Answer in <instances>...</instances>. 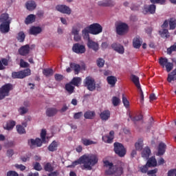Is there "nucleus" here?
<instances>
[{"label":"nucleus","mask_w":176,"mask_h":176,"mask_svg":"<svg viewBox=\"0 0 176 176\" xmlns=\"http://www.w3.org/2000/svg\"><path fill=\"white\" fill-rule=\"evenodd\" d=\"M98 163V157L94 154H85L82 155L78 160L72 162V166L78 164H83V167L87 170H92V167Z\"/></svg>","instance_id":"1"},{"label":"nucleus","mask_w":176,"mask_h":176,"mask_svg":"<svg viewBox=\"0 0 176 176\" xmlns=\"http://www.w3.org/2000/svg\"><path fill=\"white\" fill-rule=\"evenodd\" d=\"M104 167H108L104 171V175H111V176H122L123 173H124L123 168L119 165H113V163L110 162L108 160L103 162Z\"/></svg>","instance_id":"2"},{"label":"nucleus","mask_w":176,"mask_h":176,"mask_svg":"<svg viewBox=\"0 0 176 176\" xmlns=\"http://www.w3.org/2000/svg\"><path fill=\"white\" fill-rule=\"evenodd\" d=\"M46 129H42L41 132V138H36V140L30 139L28 140V144L31 149H34L35 146L41 147L42 144H46Z\"/></svg>","instance_id":"3"},{"label":"nucleus","mask_w":176,"mask_h":176,"mask_svg":"<svg viewBox=\"0 0 176 176\" xmlns=\"http://www.w3.org/2000/svg\"><path fill=\"white\" fill-rule=\"evenodd\" d=\"M113 146V151L116 155H118L119 157H124V156H126V150L122 143L115 142Z\"/></svg>","instance_id":"4"},{"label":"nucleus","mask_w":176,"mask_h":176,"mask_svg":"<svg viewBox=\"0 0 176 176\" xmlns=\"http://www.w3.org/2000/svg\"><path fill=\"white\" fill-rule=\"evenodd\" d=\"M159 64L162 67V68H166V72H171L174 68V63L168 62V59L167 58H160Z\"/></svg>","instance_id":"5"},{"label":"nucleus","mask_w":176,"mask_h":176,"mask_svg":"<svg viewBox=\"0 0 176 176\" xmlns=\"http://www.w3.org/2000/svg\"><path fill=\"white\" fill-rule=\"evenodd\" d=\"M13 89V85L7 83L0 88V100H3L5 97L9 96V93Z\"/></svg>","instance_id":"6"},{"label":"nucleus","mask_w":176,"mask_h":176,"mask_svg":"<svg viewBox=\"0 0 176 176\" xmlns=\"http://www.w3.org/2000/svg\"><path fill=\"white\" fill-rule=\"evenodd\" d=\"M31 75V69H25L19 72H13L12 73V79H24L26 76H30Z\"/></svg>","instance_id":"7"},{"label":"nucleus","mask_w":176,"mask_h":176,"mask_svg":"<svg viewBox=\"0 0 176 176\" xmlns=\"http://www.w3.org/2000/svg\"><path fill=\"white\" fill-rule=\"evenodd\" d=\"M84 86L89 91H94L96 90V80L91 76H87L84 80Z\"/></svg>","instance_id":"8"},{"label":"nucleus","mask_w":176,"mask_h":176,"mask_svg":"<svg viewBox=\"0 0 176 176\" xmlns=\"http://www.w3.org/2000/svg\"><path fill=\"white\" fill-rule=\"evenodd\" d=\"M88 27L89 28L90 34L92 35H98L102 32V26L100 25V23H92Z\"/></svg>","instance_id":"9"},{"label":"nucleus","mask_w":176,"mask_h":176,"mask_svg":"<svg viewBox=\"0 0 176 176\" xmlns=\"http://www.w3.org/2000/svg\"><path fill=\"white\" fill-rule=\"evenodd\" d=\"M118 35H124L129 31V25L125 23H118L116 25Z\"/></svg>","instance_id":"10"},{"label":"nucleus","mask_w":176,"mask_h":176,"mask_svg":"<svg viewBox=\"0 0 176 176\" xmlns=\"http://www.w3.org/2000/svg\"><path fill=\"white\" fill-rule=\"evenodd\" d=\"M72 50L77 54H83V53L86 52V47H85V45L80 43H75L72 47Z\"/></svg>","instance_id":"11"},{"label":"nucleus","mask_w":176,"mask_h":176,"mask_svg":"<svg viewBox=\"0 0 176 176\" xmlns=\"http://www.w3.org/2000/svg\"><path fill=\"white\" fill-rule=\"evenodd\" d=\"M56 9L63 14H71L72 12L71 8L65 5H58L56 6Z\"/></svg>","instance_id":"12"},{"label":"nucleus","mask_w":176,"mask_h":176,"mask_svg":"<svg viewBox=\"0 0 176 176\" xmlns=\"http://www.w3.org/2000/svg\"><path fill=\"white\" fill-rule=\"evenodd\" d=\"M87 46L89 49H92L94 52H98L100 49V45H98V43L90 39L87 41Z\"/></svg>","instance_id":"13"},{"label":"nucleus","mask_w":176,"mask_h":176,"mask_svg":"<svg viewBox=\"0 0 176 176\" xmlns=\"http://www.w3.org/2000/svg\"><path fill=\"white\" fill-rule=\"evenodd\" d=\"M167 148V145L164 142H160L158 145L157 156H163L166 153V149Z\"/></svg>","instance_id":"14"},{"label":"nucleus","mask_w":176,"mask_h":176,"mask_svg":"<svg viewBox=\"0 0 176 176\" xmlns=\"http://www.w3.org/2000/svg\"><path fill=\"white\" fill-rule=\"evenodd\" d=\"M111 47L115 50V52L119 53V54H123L124 53V47L119 43H113L111 45Z\"/></svg>","instance_id":"15"},{"label":"nucleus","mask_w":176,"mask_h":176,"mask_svg":"<svg viewBox=\"0 0 176 176\" xmlns=\"http://www.w3.org/2000/svg\"><path fill=\"white\" fill-rule=\"evenodd\" d=\"M41 32H42V28L39 26H32L29 30L30 35H34V36L39 35Z\"/></svg>","instance_id":"16"},{"label":"nucleus","mask_w":176,"mask_h":176,"mask_svg":"<svg viewBox=\"0 0 176 176\" xmlns=\"http://www.w3.org/2000/svg\"><path fill=\"white\" fill-rule=\"evenodd\" d=\"M98 6H102V8H109L113 6V1L112 0H102L98 2Z\"/></svg>","instance_id":"17"},{"label":"nucleus","mask_w":176,"mask_h":176,"mask_svg":"<svg viewBox=\"0 0 176 176\" xmlns=\"http://www.w3.org/2000/svg\"><path fill=\"white\" fill-rule=\"evenodd\" d=\"M142 45V38L140 36H135L133 40V46L135 49H140Z\"/></svg>","instance_id":"18"},{"label":"nucleus","mask_w":176,"mask_h":176,"mask_svg":"<svg viewBox=\"0 0 176 176\" xmlns=\"http://www.w3.org/2000/svg\"><path fill=\"white\" fill-rule=\"evenodd\" d=\"M100 118L103 122H107L111 118V111L109 110H104L100 113Z\"/></svg>","instance_id":"19"},{"label":"nucleus","mask_w":176,"mask_h":176,"mask_svg":"<svg viewBox=\"0 0 176 176\" xmlns=\"http://www.w3.org/2000/svg\"><path fill=\"white\" fill-rule=\"evenodd\" d=\"M19 53L21 56H27L30 54V45H25L21 47L19 50Z\"/></svg>","instance_id":"20"},{"label":"nucleus","mask_w":176,"mask_h":176,"mask_svg":"<svg viewBox=\"0 0 176 176\" xmlns=\"http://www.w3.org/2000/svg\"><path fill=\"white\" fill-rule=\"evenodd\" d=\"M10 31V23L7 22L6 23H1L0 25V32L2 34H6Z\"/></svg>","instance_id":"21"},{"label":"nucleus","mask_w":176,"mask_h":176,"mask_svg":"<svg viewBox=\"0 0 176 176\" xmlns=\"http://www.w3.org/2000/svg\"><path fill=\"white\" fill-rule=\"evenodd\" d=\"M149 13L150 14H155L156 13V6L155 4H151L148 7L144 8V14Z\"/></svg>","instance_id":"22"},{"label":"nucleus","mask_w":176,"mask_h":176,"mask_svg":"<svg viewBox=\"0 0 176 176\" xmlns=\"http://www.w3.org/2000/svg\"><path fill=\"white\" fill-rule=\"evenodd\" d=\"M90 28H89V26L85 28L82 30V38L83 39H85V41H90Z\"/></svg>","instance_id":"23"},{"label":"nucleus","mask_w":176,"mask_h":176,"mask_svg":"<svg viewBox=\"0 0 176 176\" xmlns=\"http://www.w3.org/2000/svg\"><path fill=\"white\" fill-rule=\"evenodd\" d=\"M151 148H149V146H146L142 151V157L144 159H149V156H151Z\"/></svg>","instance_id":"24"},{"label":"nucleus","mask_w":176,"mask_h":176,"mask_svg":"<svg viewBox=\"0 0 176 176\" xmlns=\"http://www.w3.org/2000/svg\"><path fill=\"white\" fill-rule=\"evenodd\" d=\"M57 112H58V110L56 108H48L46 110V115L49 118H52V116H54L55 115H57Z\"/></svg>","instance_id":"25"},{"label":"nucleus","mask_w":176,"mask_h":176,"mask_svg":"<svg viewBox=\"0 0 176 176\" xmlns=\"http://www.w3.org/2000/svg\"><path fill=\"white\" fill-rule=\"evenodd\" d=\"M131 80L136 86L138 89H141V85L140 84V78L134 74L131 76Z\"/></svg>","instance_id":"26"},{"label":"nucleus","mask_w":176,"mask_h":176,"mask_svg":"<svg viewBox=\"0 0 176 176\" xmlns=\"http://www.w3.org/2000/svg\"><path fill=\"white\" fill-rule=\"evenodd\" d=\"M57 148H58V142L54 140L49 146H48V151L50 152H54L57 151Z\"/></svg>","instance_id":"27"},{"label":"nucleus","mask_w":176,"mask_h":176,"mask_svg":"<svg viewBox=\"0 0 176 176\" xmlns=\"http://www.w3.org/2000/svg\"><path fill=\"white\" fill-rule=\"evenodd\" d=\"M81 142L85 145V146H89V145H96L97 144V142H94L90 139H87L85 138H82L81 139Z\"/></svg>","instance_id":"28"},{"label":"nucleus","mask_w":176,"mask_h":176,"mask_svg":"<svg viewBox=\"0 0 176 176\" xmlns=\"http://www.w3.org/2000/svg\"><path fill=\"white\" fill-rule=\"evenodd\" d=\"M146 164L148 167H156L157 166V161H156L155 157H151L148 160Z\"/></svg>","instance_id":"29"},{"label":"nucleus","mask_w":176,"mask_h":176,"mask_svg":"<svg viewBox=\"0 0 176 176\" xmlns=\"http://www.w3.org/2000/svg\"><path fill=\"white\" fill-rule=\"evenodd\" d=\"M107 83L111 85V87H114L115 85H116V82H118V78L113 76H109L107 78Z\"/></svg>","instance_id":"30"},{"label":"nucleus","mask_w":176,"mask_h":176,"mask_svg":"<svg viewBox=\"0 0 176 176\" xmlns=\"http://www.w3.org/2000/svg\"><path fill=\"white\" fill-rule=\"evenodd\" d=\"M0 23H10V19H9V14L6 13L1 14L0 16Z\"/></svg>","instance_id":"31"},{"label":"nucleus","mask_w":176,"mask_h":176,"mask_svg":"<svg viewBox=\"0 0 176 176\" xmlns=\"http://www.w3.org/2000/svg\"><path fill=\"white\" fill-rule=\"evenodd\" d=\"M36 19V17L35 16V15L30 14V15H28L25 19V23L28 25V24H32V23H35V19Z\"/></svg>","instance_id":"32"},{"label":"nucleus","mask_w":176,"mask_h":176,"mask_svg":"<svg viewBox=\"0 0 176 176\" xmlns=\"http://www.w3.org/2000/svg\"><path fill=\"white\" fill-rule=\"evenodd\" d=\"M25 5L28 10H35L36 9V3L34 1H29Z\"/></svg>","instance_id":"33"},{"label":"nucleus","mask_w":176,"mask_h":176,"mask_svg":"<svg viewBox=\"0 0 176 176\" xmlns=\"http://www.w3.org/2000/svg\"><path fill=\"white\" fill-rule=\"evenodd\" d=\"M69 66L72 68V69L74 70L75 75H78L79 72H80V66L76 63H70Z\"/></svg>","instance_id":"34"},{"label":"nucleus","mask_w":176,"mask_h":176,"mask_svg":"<svg viewBox=\"0 0 176 176\" xmlns=\"http://www.w3.org/2000/svg\"><path fill=\"white\" fill-rule=\"evenodd\" d=\"M70 83L74 86L79 87V85L82 83V78L80 77H74L71 80Z\"/></svg>","instance_id":"35"},{"label":"nucleus","mask_w":176,"mask_h":176,"mask_svg":"<svg viewBox=\"0 0 176 176\" xmlns=\"http://www.w3.org/2000/svg\"><path fill=\"white\" fill-rule=\"evenodd\" d=\"M95 116H96V112L94 111H88L84 113V118L85 119H94Z\"/></svg>","instance_id":"36"},{"label":"nucleus","mask_w":176,"mask_h":176,"mask_svg":"<svg viewBox=\"0 0 176 176\" xmlns=\"http://www.w3.org/2000/svg\"><path fill=\"white\" fill-rule=\"evenodd\" d=\"M16 126V121L10 120L7 122V124L6 126H4V129L6 130H12L13 127Z\"/></svg>","instance_id":"37"},{"label":"nucleus","mask_w":176,"mask_h":176,"mask_svg":"<svg viewBox=\"0 0 176 176\" xmlns=\"http://www.w3.org/2000/svg\"><path fill=\"white\" fill-rule=\"evenodd\" d=\"M65 90L69 93V94H72L75 91V87L72 86L71 82L65 85Z\"/></svg>","instance_id":"38"},{"label":"nucleus","mask_w":176,"mask_h":176,"mask_svg":"<svg viewBox=\"0 0 176 176\" xmlns=\"http://www.w3.org/2000/svg\"><path fill=\"white\" fill-rule=\"evenodd\" d=\"M144 146V140L142 139L139 140L135 144V148L136 151H142V147Z\"/></svg>","instance_id":"39"},{"label":"nucleus","mask_w":176,"mask_h":176,"mask_svg":"<svg viewBox=\"0 0 176 176\" xmlns=\"http://www.w3.org/2000/svg\"><path fill=\"white\" fill-rule=\"evenodd\" d=\"M44 170L47 173H52L54 171V168H53V166H52V164L48 162L44 166Z\"/></svg>","instance_id":"40"},{"label":"nucleus","mask_w":176,"mask_h":176,"mask_svg":"<svg viewBox=\"0 0 176 176\" xmlns=\"http://www.w3.org/2000/svg\"><path fill=\"white\" fill-rule=\"evenodd\" d=\"M160 35L161 36L162 38H169L170 34L168 33V30L167 29H164L162 31H160Z\"/></svg>","instance_id":"41"},{"label":"nucleus","mask_w":176,"mask_h":176,"mask_svg":"<svg viewBox=\"0 0 176 176\" xmlns=\"http://www.w3.org/2000/svg\"><path fill=\"white\" fill-rule=\"evenodd\" d=\"M112 104L113 107H118L120 104V98L113 96L111 99Z\"/></svg>","instance_id":"42"},{"label":"nucleus","mask_w":176,"mask_h":176,"mask_svg":"<svg viewBox=\"0 0 176 176\" xmlns=\"http://www.w3.org/2000/svg\"><path fill=\"white\" fill-rule=\"evenodd\" d=\"M96 64L99 68H102L105 65V60L102 58H99L96 60Z\"/></svg>","instance_id":"43"},{"label":"nucleus","mask_w":176,"mask_h":176,"mask_svg":"<svg viewBox=\"0 0 176 176\" xmlns=\"http://www.w3.org/2000/svg\"><path fill=\"white\" fill-rule=\"evenodd\" d=\"M16 39L19 42H23L25 39V34H24V32H20L18 34V36L16 37Z\"/></svg>","instance_id":"44"},{"label":"nucleus","mask_w":176,"mask_h":176,"mask_svg":"<svg viewBox=\"0 0 176 176\" xmlns=\"http://www.w3.org/2000/svg\"><path fill=\"white\" fill-rule=\"evenodd\" d=\"M129 118L132 122H138L142 119V115H138L133 117V116L129 114Z\"/></svg>","instance_id":"45"},{"label":"nucleus","mask_w":176,"mask_h":176,"mask_svg":"<svg viewBox=\"0 0 176 176\" xmlns=\"http://www.w3.org/2000/svg\"><path fill=\"white\" fill-rule=\"evenodd\" d=\"M16 131L19 134H25V129L21 125H16Z\"/></svg>","instance_id":"46"},{"label":"nucleus","mask_w":176,"mask_h":176,"mask_svg":"<svg viewBox=\"0 0 176 176\" xmlns=\"http://www.w3.org/2000/svg\"><path fill=\"white\" fill-rule=\"evenodd\" d=\"M43 74L45 76H50L53 75V69H44L43 70Z\"/></svg>","instance_id":"47"},{"label":"nucleus","mask_w":176,"mask_h":176,"mask_svg":"<svg viewBox=\"0 0 176 176\" xmlns=\"http://www.w3.org/2000/svg\"><path fill=\"white\" fill-rule=\"evenodd\" d=\"M122 102L125 108H129L130 107V102L127 100V98L124 96V94H122Z\"/></svg>","instance_id":"48"},{"label":"nucleus","mask_w":176,"mask_h":176,"mask_svg":"<svg viewBox=\"0 0 176 176\" xmlns=\"http://www.w3.org/2000/svg\"><path fill=\"white\" fill-rule=\"evenodd\" d=\"M173 52H176V43L167 49L168 54H171Z\"/></svg>","instance_id":"49"},{"label":"nucleus","mask_w":176,"mask_h":176,"mask_svg":"<svg viewBox=\"0 0 176 176\" xmlns=\"http://www.w3.org/2000/svg\"><path fill=\"white\" fill-rule=\"evenodd\" d=\"M19 112L20 113V115H25V113H27V112H28V109L24 107H21L19 109Z\"/></svg>","instance_id":"50"},{"label":"nucleus","mask_w":176,"mask_h":176,"mask_svg":"<svg viewBox=\"0 0 176 176\" xmlns=\"http://www.w3.org/2000/svg\"><path fill=\"white\" fill-rule=\"evenodd\" d=\"M148 167L149 166L146 164L145 165L140 166L139 168L143 174H146V173H148Z\"/></svg>","instance_id":"51"},{"label":"nucleus","mask_w":176,"mask_h":176,"mask_svg":"<svg viewBox=\"0 0 176 176\" xmlns=\"http://www.w3.org/2000/svg\"><path fill=\"white\" fill-rule=\"evenodd\" d=\"M34 170H36V171H41L42 170V166L39 162H36L34 164Z\"/></svg>","instance_id":"52"},{"label":"nucleus","mask_w":176,"mask_h":176,"mask_svg":"<svg viewBox=\"0 0 176 176\" xmlns=\"http://www.w3.org/2000/svg\"><path fill=\"white\" fill-rule=\"evenodd\" d=\"M54 78H55V80H56L57 82H61V80L64 79V76L56 74H55Z\"/></svg>","instance_id":"53"},{"label":"nucleus","mask_w":176,"mask_h":176,"mask_svg":"<svg viewBox=\"0 0 176 176\" xmlns=\"http://www.w3.org/2000/svg\"><path fill=\"white\" fill-rule=\"evenodd\" d=\"M151 3H160V5H164L166 0H150Z\"/></svg>","instance_id":"54"},{"label":"nucleus","mask_w":176,"mask_h":176,"mask_svg":"<svg viewBox=\"0 0 176 176\" xmlns=\"http://www.w3.org/2000/svg\"><path fill=\"white\" fill-rule=\"evenodd\" d=\"M20 67L21 68H27L28 67V63L24 61V60L21 59L20 60Z\"/></svg>","instance_id":"55"},{"label":"nucleus","mask_w":176,"mask_h":176,"mask_svg":"<svg viewBox=\"0 0 176 176\" xmlns=\"http://www.w3.org/2000/svg\"><path fill=\"white\" fill-rule=\"evenodd\" d=\"M169 27H170V30H175V27H176L175 21L170 20L169 21Z\"/></svg>","instance_id":"56"},{"label":"nucleus","mask_w":176,"mask_h":176,"mask_svg":"<svg viewBox=\"0 0 176 176\" xmlns=\"http://www.w3.org/2000/svg\"><path fill=\"white\" fill-rule=\"evenodd\" d=\"M83 116V113L82 111L74 113V119H80Z\"/></svg>","instance_id":"57"},{"label":"nucleus","mask_w":176,"mask_h":176,"mask_svg":"<svg viewBox=\"0 0 176 176\" xmlns=\"http://www.w3.org/2000/svg\"><path fill=\"white\" fill-rule=\"evenodd\" d=\"M15 167H16V168H18L21 171H24V170H25V168H27V167H25V166H24L23 164H16Z\"/></svg>","instance_id":"58"},{"label":"nucleus","mask_w":176,"mask_h":176,"mask_svg":"<svg viewBox=\"0 0 176 176\" xmlns=\"http://www.w3.org/2000/svg\"><path fill=\"white\" fill-rule=\"evenodd\" d=\"M7 176H19V173L14 170H10L7 173Z\"/></svg>","instance_id":"59"},{"label":"nucleus","mask_w":176,"mask_h":176,"mask_svg":"<svg viewBox=\"0 0 176 176\" xmlns=\"http://www.w3.org/2000/svg\"><path fill=\"white\" fill-rule=\"evenodd\" d=\"M30 159V155H25V156L21 157V160L23 163H25V162H29Z\"/></svg>","instance_id":"60"},{"label":"nucleus","mask_w":176,"mask_h":176,"mask_svg":"<svg viewBox=\"0 0 176 176\" xmlns=\"http://www.w3.org/2000/svg\"><path fill=\"white\" fill-rule=\"evenodd\" d=\"M176 174V168L170 169L168 171V176H174Z\"/></svg>","instance_id":"61"},{"label":"nucleus","mask_w":176,"mask_h":176,"mask_svg":"<svg viewBox=\"0 0 176 176\" xmlns=\"http://www.w3.org/2000/svg\"><path fill=\"white\" fill-rule=\"evenodd\" d=\"M13 155H14V151H13V149H9L7 151V156L8 157H12Z\"/></svg>","instance_id":"62"},{"label":"nucleus","mask_w":176,"mask_h":176,"mask_svg":"<svg viewBox=\"0 0 176 176\" xmlns=\"http://www.w3.org/2000/svg\"><path fill=\"white\" fill-rule=\"evenodd\" d=\"M156 173H157V168L148 170L147 174L148 175H153V174H156Z\"/></svg>","instance_id":"63"},{"label":"nucleus","mask_w":176,"mask_h":176,"mask_svg":"<svg viewBox=\"0 0 176 176\" xmlns=\"http://www.w3.org/2000/svg\"><path fill=\"white\" fill-rule=\"evenodd\" d=\"M50 173L48 174V176H58V172L57 170L54 172H50Z\"/></svg>","instance_id":"64"}]
</instances>
